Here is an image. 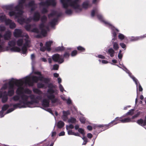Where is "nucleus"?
I'll use <instances>...</instances> for the list:
<instances>
[{
	"label": "nucleus",
	"mask_w": 146,
	"mask_h": 146,
	"mask_svg": "<svg viewBox=\"0 0 146 146\" xmlns=\"http://www.w3.org/2000/svg\"><path fill=\"white\" fill-rule=\"evenodd\" d=\"M26 0H19L18 5L15 7H14V5L11 4L5 6L6 9L10 10H15L17 12V13L13 11H11L9 13V15L10 16H15L16 18H18V22L21 24H23L24 23H28L30 22L32 20L35 21H37L39 20L40 18V14L38 12H35L33 18L31 17L25 19L23 16L22 14L23 12L21 9L24 7L25 2Z\"/></svg>",
	"instance_id": "f257e3e1"
},
{
	"label": "nucleus",
	"mask_w": 146,
	"mask_h": 146,
	"mask_svg": "<svg viewBox=\"0 0 146 146\" xmlns=\"http://www.w3.org/2000/svg\"><path fill=\"white\" fill-rule=\"evenodd\" d=\"M33 92L38 95L36 96L34 94H31L27 95L25 94L22 93L21 96V100L20 101L19 103H17L13 105V107L15 108H21L27 107L32 108L30 106L34 104H37L39 101L42 100V92L36 88H33Z\"/></svg>",
	"instance_id": "f03ea898"
},
{
	"label": "nucleus",
	"mask_w": 146,
	"mask_h": 146,
	"mask_svg": "<svg viewBox=\"0 0 146 146\" xmlns=\"http://www.w3.org/2000/svg\"><path fill=\"white\" fill-rule=\"evenodd\" d=\"M13 35L15 37H24L25 43L24 44L23 47L22 48V54H27V48L30 47V40L29 38L28 35L26 33L23 34L22 30L19 29H16L13 33Z\"/></svg>",
	"instance_id": "7ed1b4c3"
},
{
	"label": "nucleus",
	"mask_w": 146,
	"mask_h": 146,
	"mask_svg": "<svg viewBox=\"0 0 146 146\" xmlns=\"http://www.w3.org/2000/svg\"><path fill=\"white\" fill-rule=\"evenodd\" d=\"M48 89L46 96L49 100H50L52 104H60L61 102L60 100L57 98L55 97V95L57 94V91L56 89H54V86L51 83L49 84Z\"/></svg>",
	"instance_id": "20e7f679"
},
{
	"label": "nucleus",
	"mask_w": 146,
	"mask_h": 146,
	"mask_svg": "<svg viewBox=\"0 0 146 146\" xmlns=\"http://www.w3.org/2000/svg\"><path fill=\"white\" fill-rule=\"evenodd\" d=\"M78 0H60L64 8H66L70 6L75 9L77 12L81 11L80 5L78 3Z\"/></svg>",
	"instance_id": "39448f33"
},
{
	"label": "nucleus",
	"mask_w": 146,
	"mask_h": 146,
	"mask_svg": "<svg viewBox=\"0 0 146 146\" xmlns=\"http://www.w3.org/2000/svg\"><path fill=\"white\" fill-rule=\"evenodd\" d=\"M13 80L15 81H14V84H17L18 82V81H20L23 82L24 79L23 78L20 79L18 80L17 79H14L13 78H12L9 80V81L8 84L10 85L9 87L8 92H7V95L11 97L13 96L14 94V88L13 86L11 85V82L13 81Z\"/></svg>",
	"instance_id": "423d86ee"
},
{
	"label": "nucleus",
	"mask_w": 146,
	"mask_h": 146,
	"mask_svg": "<svg viewBox=\"0 0 146 146\" xmlns=\"http://www.w3.org/2000/svg\"><path fill=\"white\" fill-rule=\"evenodd\" d=\"M70 55H52V58L55 62H58L59 64L64 62V59L67 60Z\"/></svg>",
	"instance_id": "0eeeda50"
},
{
	"label": "nucleus",
	"mask_w": 146,
	"mask_h": 146,
	"mask_svg": "<svg viewBox=\"0 0 146 146\" xmlns=\"http://www.w3.org/2000/svg\"><path fill=\"white\" fill-rule=\"evenodd\" d=\"M16 44V42L15 40H12L9 42L8 46L9 49L13 52H21L22 54V49L20 48L15 46Z\"/></svg>",
	"instance_id": "6e6552de"
},
{
	"label": "nucleus",
	"mask_w": 146,
	"mask_h": 146,
	"mask_svg": "<svg viewBox=\"0 0 146 146\" xmlns=\"http://www.w3.org/2000/svg\"><path fill=\"white\" fill-rule=\"evenodd\" d=\"M46 27L44 26L43 24H41L39 26V29L37 28L34 29L32 31L38 34H40L45 36L46 33Z\"/></svg>",
	"instance_id": "1a4fd4ad"
},
{
	"label": "nucleus",
	"mask_w": 146,
	"mask_h": 146,
	"mask_svg": "<svg viewBox=\"0 0 146 146\" xmlns=\"http://www.w3.org/2000/svg\"><path fill=\"white\" fill-rule=\"evenodd\" d=\"M35 64V61L34 60H32V62H31V65H32V68L33 70V71L31 73H30L28 75L26 76L25 77L23 78V79H24L23 82L25 84H29L31 80V74H32L33 72V70L34 69V65Z\"/></svg>",
	"instance_id": "9d476101"
},
{
	"label": "nucleus",
	"mask_w": 146,
	"mask_h": 146,
	"mask_svg": "<svg viewBox=\"0 0 146 146\" xmlns=\"http://www.w3.org/2000/svg\"><path fill=\"white\" fill-rule=\"evenodd\" d=\"M8 96L6 91L3 92H0V98H1V101L3 103H5L7 102L8 99Z\"/></svg>",
	"instance_id": "9b49d317"
},
{
	"label": "nucleus",
	"mask_w": 146,
	"mask_h": 146,
	"mask_svg": "<svg viewBox=\"0 0 146 146\" xmlns=\"http://www.w3.org/2000/svg\"><path fill=\"white\" fill-rule=\"evenodd\" d=\"M37 74L39 76H33L31 77V79L33 83H37L39 80L42 81L41 79L43 78L40 72H37Z\"/></svg>",
	"instance_id": "f8f14e48"
},
{
	"label": "nucleus",
	"mask_w": 146,
	"mask_h": 146,
	"mask_svg": "<svg viewBox=\"0 0 146 146\" xmlns=\"http://www.w3.org/2000/svg\"><path fill=\"white\" fill-rule=\"evenodd\" d=\"M56 3L55 0H49L45 2H41L40 4V5L42 6L47 7L50 5L54 6Z\"/></svg>",
	"instance_id": "ddd939ff"
},
{
	"label": "nucleus",
	"mask_w": 146,
	"mask_h": 146,
	"mask_svg": "<svg viewBox=\"0 0 146 146\" xmlns=\"http://www.w3.org/2000/svg\"><path fill=\"white\" fill-rule=\"evenodd\" d=\"M120 119H122V117H117L116 118H115L114 120H113L110 123H109L108 124H107V125H106V129H108V128H109L110 127L112 126L113 125H116L117 124V123H119V122H115V121H121Z\"/></svg>",
	"instance_id": "4468645a"
},
{
	"label": "nucleus",
	"mask_w": 146,
	"mask_h": 146,
	"mask_svg": "<svg viewBox=\"0 0 146 146\" xmlns=\"http://www.w3.org/2000/svg\"><path fill=\"white\" fill-rule=\"evenodd\" d=\"M16 108H11L8 110L5 113H4V111L2 110L0 111V118H1L4 117V115L6 114L9 113L14 111Z\"/></svg>",
	"instance_id": "2eb2a0df"
},
{
	"label": "nucleus",
	"mask_w": 146,
	"mask_h": 146,
	"mask_svg": "<svg viewBox=\"0 0 146 146\" xmlns=\"http://www.w3.org/2000/svg\"><path fill=\"white\" fill-rule=\"evenodd\" d=\"M5 22L6 25H9L10 28L11 29H13L16 27V26L15 24L9 19L5 20Z\"/></svg>",
	"instance_id": "dca6fc26"
},
{
	"label": "nucleus",
	"mask_w": 146,
	"mask_h": 146,
	"mask_svg": "<svg viewBox=\"0 0 146 146\" xmlns=\"http://www.w3.org/2000/svg\"><path fill=\"white\" fill-rule=\"evenodd\" d=\"M50 100L46 98L43 99L42 102V105L44 108H47L49 107L50 103Z\"/></svg>",
	"instance_id": "f3484780"
},
{
	"label": "nucleus",
	"mask_w": 146,
	"mask_h": 146,
	"mask_svg": "<svg viewBox=\"0 0 146 146\" xmlns=\"http://www.w3.org/2000/svg\"><path fill=\"white\" fill-rule=\"evenodd\" d=\"M5 29V27L3 26H0V32H2L4 31ZM2 37V35L1 34H0V50H2L3 48V42L1 40V38Z\"/></svg>",
	"instance_id": "a211bd4d"
},
{
	"label": "nucleus",
	"mask_w": 146,
	"mask_h": 146,
	"mask_svg": "<svg viewBox=\"0 0 146 146\" xmlns=\"http://www.w3.org/2000/svg\"><path fill=\"white\" fill-rule=\"evenodd\" d=\"M98 18V19L101 21H102L106 25H108L109 27L113 29V26L112 25L106 21L104 20L102 16L100 15H98L97 16Z\"/></svg>",
	"instance_id": "6ab92c4d"
},
{
	"label": "nucleus",
	"mask_w": 146,
	"mask_h": 146,
	"mask_svg": "<svg viewBox=\"0 0 146 146\" xmlns=\"http://www.w3.org/2000/svg\"><path fill=\"white\" fill-rule=\"evenodd\" d=\"M137 123L139 125L144 127L146 125V119H145L143 120L142 119H140L137 120Z\"/></svg>",
	"instance_id": "aec40b11"
},
{
	"label": "nucleus",
	"mask_w": 146,
	"mask_h": 146,
	"mask_svg": "<svg viewBox=\"0 0 146 146\" xmlns=\"http://www.w3.org/2000/svg\"><path fill=\"white\" fill-rule=\"evenodd\" d=\"M25 38H26L24 37L23 38V39H19L17 41V45L19 46H21L23 44V46L22 48L23 47L24 44L25 43Z\"/></svg>",
	"instance_id": "412c9836"
},
{
	"label": "nucleus",
	"mask_w": 146,
	"mask_h": 146,
	"mask_svg": "<svg viewBox=\"0 0 146 146\" xmlns=\"http://www.w3.org/2000/svg\"><path fill=\"white\" fill-rule=\"evenodd\" d=\"M11 35V32L10 31H8L6 32L4 35V38L5 40H8L10 38Z\"/></svg>",
	"instance_id": "4be33fe9"
},
{
	"label": "nucleus",
	"mask_w": 146,
	"mask_h": 146,
	"mask_svg": "<svg viewBox=\"0 0 146 146\" xmlns=\"http://www.w3.org/2000/svg\"><path fill=\"white\" fill-rule=\"evenodd\" d=\"M22 93H21V94L20 96L17 95L14 96L11 98V99L13 100L15 102L19 101V102L18 103H19L20 101L21 100V95Z\"/></svg>",
	"instance_id": "5701e85b"
},
{
	"label": "nucleus",
	"mask_w": 146,
	"mask_h": 146,
	"mask_svg": "<svg viewBox=\"0 0 146 146\" xmlns=\"http://www.w3.org/2000/svg\"><path fill=\"white\" fill-rule=\"evenodd\" d=\"M53 41H49L46 42L45 44V46L47 50L49 51L50 50V46L51 44L52 43Z\"/></svg>",
	"instance_id": "b1692460"
},
{
	"label": "nucleus",
	"mask_w": 146,
	"mask_h": 146,
	"mask_svg": "<svg viewBox=\"0 0 146 146\" xmlns=\"http://www.w3.org/2000/svg\"><path fill=\"white\" fill-rule=\"evenodd\" d=\"M145 37H146V34L140 36H137L135 37H132V38H131V40L132 41H136L140 40Z\"/></svg>",
	"instance_id": "393cba45"
},
{
	"label": "nucleus",
	"mask_w": 146,
	"mask_h": 146,
	"mask_svg": "<svg viewBox=\"0 0 146 146\" xmlns=\"http://www.w3.org/2000/svg\"><path fill=\"white\" fill-rule=\"evenodd\" d=\"M14 104H11L9 105L7 104H4L2 107L1 110L3 111H5L10 107L12 106L13 107Z\"/></svg>",
	"instance_id": "a878e982"
},
{
	"label": "nucleus",
	"mask_w": 146,
	"mask_h": 146,
	"mask_svg": "<svg viewBox=\"0 0 146 146\" xmlns=\"http://www.w3.org/2000/svg\"><path fill=\"white\" fill-rule=\"evenodd\" d=\"M123 70L125 71L126 73L128 74L129 76L131 78L134 76L132 75V73L126 67L123 66Z\"/></svg>",
	"instance_id": "bb28decb"
},
{
	"label": "nucleus",
	"mask_w": 146,
	"mask_h": 146,
	"mask_svg": "<svg viewBox=\"0 0 146 146\" xmlns=\"http://www.w3.org/2000/svg\"><path fill=\"white\" fill-rule=\"evenodd\" d=\"M121 122L123 123L129 122H134V121H132L131 118H126L124 119H120Z\"/></svg>",
	"instance_id": "cd10ccee"
},
{
	"label": "nucleus",
	"mask_w": 146,
	"mask_h": 146,
	"mask_svg": "<svg viewBox=\"0 0 146 146\" xmlns=\"http://www.w3.org/2000/svg\"><path fill=\"white\" fill-rule=\"evenodd\" d=\"M64 123L62 121H60L58 122L57 126L59 128H62L64 126Z\"/></svg>",
	"instance_id": "c85d7f7f"
},
{
	"label": "nucleus",
	"mask_w": 146,
	"mask_h": 146,
	"mask_svg": "<svg viewBox=\"0 0 146 146\" xmlns=\"http://www.w3.org/2000/svg\"><path fill=\"white\" fill-rule=\"evenodd\" d=\"M131 79L133 80V81L135 82V83L136 85L137 94L138 83V82H138V81L137 80V79L134 76H133L131 78Z\"/></svg>",
	"instance_id": "c756f323"
},
{
	"label": "nucleus",
	"mask_w": 146,
	"mask_h": 146,
	"mask_svg": "<svg viewBox=\"0 0 146 146\" xmlns=\"http://www.w3.org/2000/svg\"><path fill=\"white\" fill-rule=\"evenodd\" d=\"M40 108H41L43 109L44 110H46V111L50 113L52 115H53L55 118L54 115V114L53 112L52 111L50 108H47V109L46 108H43L42 107H40Z\"/></svg>",
	"instance_id": "7c9ffc66"
},
{
	"label": "nucleus",
	"mask_w": 146,
	"mask_h": 146,
	"mask_svg": "<svg viewBox=\"0 0 146 146\" xmlns=\"http://www.w3.org/2000/svg\"><path fill=\"white\" fill-rule=\"evenodd\" d=\"M76 119L72 117H70V119L68 120V122L69 123H75L76 122Z\"/></svg>",
	"instance_id": "2f4dec72"
},
{
	"label": "nucleus",
	"mask_w": 146,
	"mask_h": 146,
	"mask_svg": "<svg viewBox=\"0 0 146 146\" xmlns=\"http://www.w3.org/2000/svg\"><path fill=\"white\" fill-rule=\"evenodd\" d=\"M37 86L38 88H43L45 87V85L44 84L42 83H37Z\"/></svg>",
	"instance_id": "473e14b6"
},
{
	"label": "nucleus",
	"mask_w": 146,
	"mask_h": 146,
	"mask_svg": "<svg viewBox=\"0 0 146 146\" xmlns=\"http://www.w3.org/2000/svg\"><path fill=\"white\" fill-rule=\"evenodd\" d=\"M134 111V109H132L130 110H129V111L127 112L125 115H132L133 114V112Z\"/></svg>",
	"instance_id": "72a5a7b5"
},
{
	"label": "nucleus",
	"mask_w": 146,
	"mask_h": 146,
	"mask_svg": "<svg viewBox=\"0 0 146 146\" xmlns=\"http://www.w3.org/2000/svg\"><path fill=\"white\" fill-rule=\"evenodd\" d=\"M62 112L63 115L67 117H68V115L70 114V112L69 110H67L66 111L63 110Z\"/></svg>",
	"instance_id": "f704fd0d"
},
{
	"label": "nucleus",
	"mask_w": 146,
	"mask_h": 146,
	"mask_svg": "<svg viewBox=\"0 0 146 146\" xmlns=\"http://www.w3.org/2000/svg\"><path fill=\"white\" fill-rule=\"evenodd\" d=\"M24 92L26 94H27L30 95V94H32V91L28 88H26L24 90Z\"/></svg>",
	"instance_id": "c9c22d12"
},
{
	"label": "nucleus",
	"mask_w": 146,
	"mask_h": 146,
	"mask_svg": "<svg viewBox=\"0 0 146 146\" xmlns=\"http://www.w3.org/2000/svg\"><path fill=\"white\" fill-rule=\"evenodd\" d=\"M79 119L82 123H85L86 119L84 117L82 116L80 117Z\"/></svg>",
	"instance_id": "e433bc0d"
},
{
	"label": "nucleus",
	"mask_w": 146,
	"mask_h": 146,
	"mask_svg": "<svg viewBox=\"0 0 146 146\" xmlns=\"http://www.w3.org/2000/svg\"><path fill=\"white\" fill-rule=\"evenodd\" d=\"M43 78V81L46 84H48L50 82V80L48 78H44L43 77L42 78Z\"/></svg>",
	"instance_id": "4c0bfd02"
},
{
	"label": "nucleus",
	"mask_w": 146,
	"mask_h": 146,
	"mask_svg": "<svg viewBox=\"0 0 146 146\" xmlns=\"http://www.w3.org/2000/svg\"><path fill=\"white\" fill-rule=\"evenodd\" d=\"M89 6V3L88 1H86L83 3L82 5L83 7L84 8H87Z\"/></svg>",
	"instance_id": "58836bf2"
},
{
	"label": "nucleus",
	"mask_w": 146,
	"mask_h": 146,
	"mask_svg": "<svg viewBox=\"0 0 146 146\" xmlns=\"http://www.w3.org/2000/svg\"><path fill=\"white\" fill-rule=\"evenodd\" d=\"M25 6L27 7H35V5L33 1H31L28 5H26Z\"/></svg>",
	"instance_id": "ea45409f"
},
{
	"label": "nucleus",
	"mask_w": 146,
	"mask_h": 146,
	"mask_svg": "<svg viewBox=\"0 0 146 146\" xmlns=\"http://www.w3.org/2000/svg\"><path fill=\"white\" fill-rule=\"evenodd\" d=\"M78 131L83 136L85 135V133L84 129L82 128H79L78 129Z\"/></svg>",
	"instance_id": "a19ab883"
},
{
	"label": "nucleus",
	"mask_w": 146,
	"mask_h": 146,
	"mask_svg": "<svg viewBox=\"0 0 146 146\" xmlns=\"http://www.w3.org/2000/svg\"><path fill=\"white\" fill-rule=\"evenodd\" d=\"M59 88L60 91L62 92L64 91L66 92V91L64 90L63 87L61 84H59Z\"/></svg>",
	"instance_id": "79ce46f5"
},
{
	"label": "nucleus",
	"mask_w": 146,
	"mask_h": 146,
	"mask_svg": "<svg viewBox=\"0 0 146 146\" xmlns=\"http://www.w3.org/2000/svg\"><path fill=\"white\" fill-rule=\"evenodd\" d=\"M113 48L116 50H117L119 48L117 42H114L113 43Z\"/></svg>",
	"instance_id": "37998d69"
},
{
	"label": "nucleus",
	"mask_w": 146,
	"mask_h": 146,
	"mask_svg": "<svg viewBox=\"0 0 146 146\" xmlns=\"http://www.w3.org/2000/svg\"><path fill=\"white\" fill-rule=\"evenodd\" d=\"M82 139L84 140V142H83L82 144V145H85L88 142L87 139L85 137L83 136V137L82 138Z\"/></svg>",
	"instance_id": "c03bdc74"
},
{
	"label": "nucleus",
	"mask_w": 146,
	"mask_h": 146,
	"mask_svg": "<svg viewBox=\"0 0 146 146\" xmlns=\"http://www.w3.org/2000/svg\"><path fill=\"white\" fill-rule=\"evenodd\" d=\"M107 125V124H106V125L100 124V125H98V127H103V128H102V129H103V128H104V129H103V131H104V130L107 129H106V125Z\"/></svg>",
	"instance_id": "a18cd8bd"
},
{
	"label": "nucleus",
	"mask_w": 146,
	"mask_h": 146,
	"mask_svg": "<svg viewBox=\"0 0 146 146\" xmlns=\"http://www.w3.org/2000/svg\"><path fill=\"white\" fill-rule=\"evenodd\" d=\"M74 126L72 124H70L69 125H66V129L67 130H68V129H72L74 128Z\"/></svg>",
	"instance_id": "49530a36"
},
{
	"label": "nucleus",
	"mask_w": 146,
	"mask_h": 146,
	"mask_svg": "<svg viewBox=\"0 0 146 146\" xmlns=\"http://www.w3.org/2000/svg\"><path fill=\"white\" fill-rule=\"evenodd\" d=\"M59 66L57 64H55L53 65V69L54 70H57L59 68Z\"/></svg>",
	"instance_id": "de8ad7c7"
},
{
	"label": "nucleus",
	"mask_w": 146,
	"mask_h": 146,
	"mask_svg": "<svg viewBox=\"0 0 146 146\" xmlns=\"http://www.w3.org/2000/svg\"><path fill=\"white\" fill-rule=\"evenodd\" d=\"M66 103L69 105L72 104V101L70 97H69L67 100H66Z\"/></svg>",
	"instance_id": "09e8293b"
},
{
	"label": "nucleus",
	"mask_w": 146,
	"mask_h": 146,
	"mask_svg": "<svg viewBox=\"0 0 146 146\" xmlns=\"http://www.w3.org/2000/svg\"><path fill=\"white\" fill-rule=\"evenodd\" d=\"M140 114V112L139 111V112H138L136 114H135V115H133L132 117V118H131L132 119H134L135 118L137 117H138L139 116V115Z\"/></svg>",
	"instance_id": "8fccbe9b"
},
{
	"label": "nucleus",
	"mask_w": 146,
	"mask_h": 146,
	"mask_svg": "<svg viewBox=\"0 0 146 146\" xmlns=\"http://www.w3.org/2000/svg\"><path fill=\"white\" fill-rule=\"evenodd\" d=\"M117 62V61L115 59H113L112 62H110L109 63L111 65H115Z\"/></svg>",
	"instance_id": "3c124183"
},
{
	"label": "nucleus",
	"mask_w": 146,
	"mask_h": 146,
	"mask_svg": "<svg viewBox=\"0 0 146 146\" xmlns=\"http://www.w3.org/2000/svg\"><path fill=\"white\" fill-rule=\"evenodd\" d=\"M61 118L64 121H66L68 119V117L65 116L63 115H62L61 116Z\"/></svg>",
	"instance_id": "603ef678"
},
{
	"label": "nucleus",
	"mask_w": 146,
	"mask_h": 146,
	"mask_svg": "<svg viewBox=\"0 0 146 146\" xmlns=\"http://www.w3.org/2000/svg\"><path fill=\"white\" fill-rule=\"evenodd\" d=\"M70 109L72 111H77L76 107L74 105L70 107Z\"/></svg>",
	"instance_id": "864d4df0"
},
{
	"label": "nucleus",
	"mask_w": 146,
	"mask_h": 146,
	"mask_svg": "<svg viewBox=\"0 0 146 146\" xmlns=\"http://www.w3.org/2000/svg\"><path fill=\"white\" fill-rule=\"evenodd\" d=\"M108 52L109 54H114V51L112 48H111L109 49Z\"/></svg>",
	"instance_id": "5fc2aeb1"
},
{
	"label": "nucleus",
	"mask_w": 146,
	"mask_h": 146,
	"mask_svg": "<svg viewBox=\"0 0 146 146\" xmlns=\"http://www.w3.org/2000/svg\"><path fill=\"white\" fill-rule=\"evenodd\" d=\"M64 49V48L63 46L58 47L56 48V50L57 51H61Z\"/></svg>",
	"instance_id": "6e6d98bb"
},
{
	"label": "nucleus",
	"mask_w": 146,
	"mask_h": 146,
	"mask_svg": "<svg viewBox=\"0 0 146 146\" xmlns=\"http://www.w3.org/2000/svg\"><path fill=\"white\" fill-rule=\"evenodd\" d=\"M21 90L19 88H18L16 90V93L17 95H19L21 93Z\"/></svg>",
	"instance_id": "4d7b16f0"
},
{
	"label": "nucleus",
	"mask_w": 146,
	"mask_h": 146,
	"mask_svg": "<svg viewBox=\"0 0 146 146\" xmlns=\"http://www.w3.org/2000/svg\"><path fill=\"white\" fill-rule=\"evenodd\" d=\"M31 26L30 25H27L25 27L27 31H29L31 29Z\"/></svg>",
	"instance_id": "13d9d810"
},
{
	"label": "nucleus",
	"mask_w": 146,
	"mask_h": 146,
	"mask_svg": "<svg viewBox=\"0 0 146 146\" xmlns=\"http://www.w3.org/2000/svg\"><path fill=\"white\" fill-rule=\"evenodd\" d=\"M118 37L120 39L123 40L124 38V36L122 34H119L118 35Z\"/></svg>",
	"instance_id": "bf43d9fd"
},
{
	"label": "nucleus",
	"mask_w": 146,
	"mask_h": 146,
	"mask_svg": "<svg viewBox=\"0 0 146 146\" xmlns=\"http://www.w3.org/2000/svg\"><path fill=\"white\" fill-rule=\"evenodd\" d=\"M7 87V84L6 83L1 88V89H4V90H6Z\"/></svg>",
	"instance_id": "052dcab7"
},
{
	"label": "nucleus",
	"mask_w": 146,
	"mask_h": 146,
	"mask_svg": "<svg viewBox=\"0 0 146 146\" xmlns=\"http://www.w3.org/2000/svg\"><path fill=\"white\" fill-rule=\"evenodd\" d=\"M77 49L79 50H80L81 51H83L85 50V49L81 46H78L77 47Z\"/></svg>",
	"instance_id": "680f3d73"
},
{
	"label": "nucleus",
	"mask_w": 146,
	"mask_h": 146,
	"mask_svg": "<svg viewBox=\"0 0 146 146\" xmlns=\"http://www.w3.org/2000/svg\"><path fill=\"white\" fill-rule=\"evenodd\" d=\"M97 10L96 9L92 10L91 13V16L92 17H93L95 13H97Z\"/></svg>",
	"instance_id": "e2e57ef3"
},
{
	"label": "nucleus",
	"mask_w": 146,
	"mask_h": 146,
	"mask_svg": "<svg viewBox=\"0 0 146 146\" xmlns=\"http://www.w3.org/2000/svg\"><path fill=\"white\" fill-rule=\"evenodd\" d=\"M68 132V135H73L74 132H72V130H67Z\"/></svg>",
	"instance_id": "0e129e2a"
},
{
	"label": "nucleus",
	"mask_w": 146,
	"mask_h": 146,
	"mask_svg": "<svg viewBox=\"0 0 146 146\" xmlns=\"http://www.w3.org/2000/svg\"><path fill=\"white\" fill-rule=\"evenodd\" d=\"M46 17L45 16H43L41 19V21L42 22H44L46 20Z\"/></svg>",
	"instance_id": "69168bd1"
},
{
	"label": "nucleus",
	"mask_w": 146,
	"mask_h": 146,
	"mask_svg": "<svg viewBox=\"0 0 146 146\" xmlns=\"http://www.w3.org/2000/svg\"><path fill=\"white\" fill-rule=\"evenodd\" d=\"M6 19V17L5 15H2L0 17V19L1 21H5Z\"/></svg>",
	"instance_id": "338daca9"
},
{
	"label": "nucleus",
	"mask_w": 146,
	"mask_h": 146,
	"mask_svg": "<svg viewBox=\"0 0 146 146\" xmlns=\"http://www.w3.org/2000/svg\"><path fill=\"white\" fill-rule=\"evenodd\" d=\"M66 13L67 14L70 15L72 13V11L70 9L67 10L66 11Z\"/></svg>",
	"instance_id": "774afa93"
}]
</instances>
